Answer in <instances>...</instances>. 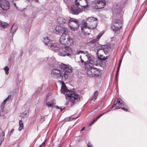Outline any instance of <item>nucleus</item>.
<instances>
[{
	"label": "nucleus",
	"mask_w": 147,
	"mask_h": 147,
	"mask_svg": "<svg viewBox=\"0 0 147 147\" xmlns=\"http://www.w3.org/2000/svg\"><path fill=\"white\" fill-rule=\"evenodd\" d=\"M80 53L86 54L85 56L87 57L89 61V63L87 65V67L89 68L87 71L88 75L91 76H98L99 74V71L94 68V65H96V63L94 61L90 59V55L86 52L85 53L82 51H78L77 54H78Z\"/></svg>",
	"instance_id": "1"
},
{
	"label": "nucleus",
	"mask_w": 147,
	"mask_h": 147,
	"mask_svg": "<svg viewBox=\"0 0 147 147\" xmlns=\"http://www.w3.org/2000/svg\"><path fill=\"white\" fill-rule=\"evenodd\" d=\"M97 24V19L93 17L88 18L85 24L81 26V30L85 34L87 28L94 29L96 28Z\"/></svg>",
	"instance_id": "2"
},
{
	"label": "nucleus",
	"mask_w": 147,
	"mask_h": 147,
	"mask_svg": "<svg viewBox=\"0 0 147 147\" xmlns=\"http://www.w3.org/2000/svg\"><path fill=\"white\" fill-rule=\"evenodd\" d=\"M65 94L66 99H69L71 104H73L80 100V97L78 94L73 90L67 92Z\"/></svg>",
	"instance_id": "3"
},
{
	"label": "nucleus",
	"mask_w": 147,
	"mask_h": 147,
	"mask_svg": "<svg viewBox=\"0 0 147 147\" xmlns=\"http://www.w3.org/2000/svg\"><path fill=\"white\" fill-rule=\"evenodd\" d=\"M60 43L64 45H71L74 43L73 38L66 34H63L59 39Z\"/></svg>",
	"instance_id": "4"
},
{
	"label": "nucleus",
	"mask_w": 147,
	"mask_h": 147,
	"mask_svg": "<svg viewBox=\"0 0 147 147\" xmlns=\"http://www.w3.org/2000/svg\"><path fill=\"white\" fill-rule=\"evenodd\" d=\"M72 52L71 48L68 46L62 47L60 48L58 54L60 56H64L66 55L69 56Z\"/></svg>",
	"instance_id": "5"
},
{
	"label": "nucleus",
	"mask_w": 147,
	"mask_h": 147,
	"mask_svg": "<svg viewBox=\"0 0 147 147\" xmlns=\"http://www.w3.org/2000/svg\"><path fill=\"white\" fill-rule=\"evenodd\" d=\"M67 23L72 30H76L79 26L77 20L74 18H70L69 19Z\"/></svg>",
	"instance_id": "6"
},
{
	"label": "nucleus",
	"mask_w": 147,
	"mask_h": 147,
	"mask_svg": "<svg viewBox=\"0 0 147 147\" xmlns=\"http://www.w3.org/2000/svg\"><path fill=\"white\" fill-rule=\"evenodd\" d=\"M106 4L105 0H96L92 2V6L96 9H101L104 7Z\"/></svg>",
	"instance_id": "7"
},
{
	"label": "nucleus",
	"mask_w": 147,
	"mask_h": 147,
	"mask_svg": "<svg viewBox=\"0 0 147 147\" xmlns=\"http://www.w3.org/2000/svg\"><path fill=\"white\" fill-rule=\"evenodd\" d=\"M123 22V21L122 19L118 20L116 19L114 20L111 26L112 29L115 32L118 31L120 28H121V27L116 26L115 24H122Z\"/></svg>",
	"instance_id": "8"
},
{
	"label": "nucleus",
	"mask_w": 147,
	"mask_h": 147,
	"mask_svg": "<svg viewBox=\"0 0 147 147\" xmlns=\"http://www.w3.org/2000/svg\"><path fill=\"white\" fill-rule=\"evenodd\" d=\"M82 11V8H80L75 4L71 5V11L72 14L77 15L81 13Z\"/></svg>",
	"instance_id": "9"
},
{
	"label": "nucleus",
	"mask_w": 147,
	"mask_h": 147,
	"mask_svg": "<svg viewBox=\"0 0 147 147\" xmlns=\"http://www.w3.org/2000/svg\"><path fill=\"white\" fill-rule=\"evenodd\" d=\"M75 3L82 9L88 7V3L86 0H75Z\"/></svg>",
	"instance_id": "10"
},
{
	"label": "nucleus",
	"mask_w": 147,
	"mask_h": 147,
	"mask_svg": "<svg viewBox=\"0 0 147 147\" xmlns=\"http://www.w3.org/2000/svg\"><path fill=\"white\" fill-rule=\"evenodd\" d=\"M61 70L59 67H54L51 71V75L53 78L57 79Z\"/></svg>",
	"instance_id": "11"
},
{
	"label": "nucleus",
	"mask_w": 147,
	"mask_h": 147,
	"mask_svg": "<svg viewBox=\"0 0 147 147\" xmlns=\"http://www.w3.org/2000/svg\"><path fill=\"white\" fill-rule=\"evenodd\" d=\"M55 30L56 34L59 35L65 34L67 32V30L66 28L62 27L60 26H57L55 28Z\"/></svg>",
	"instance_id": "12"
},
{
	"label": "nucleus",
	"mask_w": 147,
	"mask_h": 147,
	"mask_svg": "<svg viewBox=\"0 0 147 147\" xmlns=\"http://www.w3.org/2000/svg\"><path fill=\"white\" fill-rule=\"evenodd\" d=\"M0 7L3 10H6L9 8V2L7 0H0Z\"/></svg>",
	"instance_id": "13"
},
{
	"label": "nucleus",
	"mask_w": 147,
	"mask_h": 147,
	"mask_svg": "<svg viewBox=\"0 0 147 147\" xmlns=\"http://www.w3.org/2000/svg\"><path fill=\"white\" fill-rule=\"evenodd\" d=\"M60 66L61 69L65 71L66 73L71 72L72 71V67L69 65H65L62 63Z\"/></svg>",
	"instance_id": "14"
},
{
	"label": "nucleus",
	"mask_w": 147,
	"mask_h": 147,
	"mask_svg": "<svg viewBox=\"0 0 147 147\" xmlns=\"http://www.w3.org/2000/svg\"><path fill=\"white\" fill-rule=\"evenodd\" d=\"M69 19L62 16H59L57 19V22L61 25H63L67 23Z\"/></svg>",
	"instance_id": "15"
},
{
	"label": "nucleus",
	"mask_w": 147,
	"mask_h": 147,
	"mask_svg": "<svg viewBox=\"0 0 147 147\" xmlns=\"http://www.w3.org/2000/svg\"><path fill=\"white\" fill-rule=\"evenodd\" d=\"M68 74L65 71L61 70L57 79H60L62 81L65 80L68 78Z\"/></svg>",
	"instance_id": "16"
},
{
	"label": "nucleus",
	"mask_w": 147,
	"mask_h": 147,
	"mask_svg": "<svg viewBox=\"0 0 147 147\" xmlns=\"http://www.w3.org/2000/svg\"><path fill=\"white\" fill-rule=\"evenodd\" d=\"M59 45L57 43H50V45H49V47L51 48L55 51L59 50L60 47H58Z\"/></svg>",
	"instance_id": "17"
},
{
	"label": "nucleus",
	"mask_w": 147,
	"mask_h": 147,
	"mask_svg": "<svg viewBox=\"0 0 147 147\" xmlns=\"http://www.w3.org/2000/svg\"><path fill=\"white\" fill-rule=\"evenodd\" d=\"M71 90H68L65 86V85L64 84H62V86L61 87V93H63V94H64L65 95L67 93V92L69 91H71Z\"/></svg>",
	"instance_id": "18"
},
{
	"label": "nucleus",
	"mask_w": 147,
	"mask_h": 147,
	"mask_svg": "<svg viewBox=\"0 0 147 147\" xmlns=\"http://www.w3.org/2000/svg\"><path fill=\"white\" fill-rule=\"evenodd\" d=\"M55 104V101L54 99H52L49 101L47 102L46 103V105L48 107H53Z\"/></svg>",
	"instance_id": "19"
},
{
	"label": "nucleus",
	"mask_w": 147,
	"mask_h": 147,
	"mask_svg": "<svg viewBox=\"0 0 147 147\" xmlns=\"http://www.w3.org/2000/svg\"><path fill=\"white\" fill-rule=\"evenodd\" d=\"M9 24L7 23L0 20V27L5 29L7 28Z\"/></svg>",
	"instance_id": "20"
},
{
	"label": "nucleus",
	"mask_w": 147,
	"mask_h": 147,
	"mask_svg": "<svg viewBox=\"0 0 147 147\" xmlns=\"http://www.w3.org/2000/svg\"><path fill=\"white\" fill-rule=\"evenodd\" d=\"M117 100L118 101V105L119 106H121L122 107H126V106L125 105L124 102L122 100V99L120 98H117Z\"/></svg>",
	"instance_id": "21"
},
{
	"label": "nucleus",
	"mask_w": 147,
	"mask_h": 147,
	"mask_svg": "<svg viewBox=\"0 0 147 147\" xmlns=\"http://www.w3.org/2000/svg\"><path fill=\"white\" fill-rule=\"evenodd\" d=\"M11 95H9L4 100L3 103L2 104V105L1 107L2 112H3V111L4 108V106L6 103V102L7 100H8L9 98H10L11 97Z\"/></svg>",
	"instance_id": "22"
},
{
	"label": "nucleus",
	"mask_w": 147,
	"mask_h": 147,
	"mask_svg": "<svg viewBox=\"0 0 147 147\" xmlns=\"http://www.w3.org/2000/svg\"><path fill=\"white\" fill-rule=\"evenodd\" d=\"M43 42L45 43V45H48V46L49 45H50V43H51L48 37L44 38Z\"/></svg>",
	"instance_id": "23"
},
{
	"label": "nucleus",
	"mask_w": 147,
	"mask_h": 147,
	"mask_svg": "<svg viewBox=\"0 0 147 147\" xmlns=\"http://www.w3.org/2000/svg\"><path fill=\"white\" fill-rule=\"evenodd\" d=\"M102 34H100L97 37V38L95 39H94L92 40H91L90 41V42L92 43H94L96 42L97 41H98L99 39H100V37L102 36Z\"/></svg>",
	"instance_id": "24"
},
{
	"label": "nucleus",
	"mask_w": 147,
	"mask_h": 147,
	"mask_svg": "<svg viewBox=\"0 0 147 147\" xmlns=\"http://www.w3.org/2000/svg\"><path fill=\"white\" fill-rule=\"evenodd\" d=\"M28 113V111H25L24 113H21L20 115V116L22 118H24L27 117Z\"/></svg>",
	"instance_id": "25"
},
{
	"label": "nucleus",
	"mask_w": 147,
	"mask_h": 147,
	"mask_svg": "<svg viewBox=\"0 0 147 147\" xmlns=\"http://www.w3.org/2000/svg\"><path fill=\"white\" fill-rule=\"evenodd\" d=\"M98 94V91H96L94 93L93 97L91 99V100H93L94 101L97 98V96Z\"/></svg>",
	"instance_id": "26"
},
{
	"label": "nucleus",
	"mask_w": 147,
	"mask_h": 147,
	"mask_svg": "<svg viewBox=\"0 0 147 147\" xmlns=\"http://www.w3.org/2000/svg\"><path fill=\"white\" fill-rule=\"evenodd\" d=\"M19 127L18 128V130L20 131H21L23 128L24 125L22 121V120H20L19 121Z\"/></svg>",
	"instance_id": "27"
},
{
	"label": "nucleus",
	"mask_w": 147,
	"mask_h": 147,
	"mask_svg": "<svg viewBox=\"0 0 147 147\" xmlns=\"http://www.w3.org/2000/svg\"><path fill=\"white\" fill-rule=\"evenodd\" d=\"M5 132L2 131L0 135V138L1 139V142L3 141L4 138Z\"/></svg>",
	"instance_id": "28"
},
{
	"label": "nucleus",
	"mask_w": 147,
	"mask_h": 147,
	"mask_svg": "<svg viewBox=\"0 0 147 147\" xmlns=\"http://www.w3.org/2000/svg\"><path fill=\"white\" fill-rule=\"evenodd\" d=\"M4 69L5 72L6 74L7 75L9 74V68L7 66L5 67L4 68Z\"/></svg>",
	"instance_id": "29"
},
{
	"label": "nucleus",
	"mask_w": 147,
	"mask_h": 147,
	"mask_svg": "<svg viewBox=\"0 0 147 147\" xmlns=\"http://www.w3.org/2000/svg\"><path fill=\"white\" fill-rule=\"evenodd\" d=\"M14 27V24L13 25V26H12L11 28V30H10V32L12 33H13V32H15L16 30V27L15 28H16L15 29H14V30H13V27Z\"/></svg>",
	"instance_id": "30"
},
{
	"label": "nucleus",
	"mask_w": 147,
	"mask_h": 147,
	"mask_svg": "<svg viewBox=\"0 0 147 147\" xmlns=\"http://www.w3.org/2000/svg\"><path fill=\"white\" fill-rule=\"evenodd\" d=\"M122 58H121V59L119 61V63L118 64V68H117L118 70H119V69L120 68V67L121 66V63L122 62Z\"/></svg>",
	"instance_id": "31"
},
{
	"label": "nucleus",
	"mask_w": 147,
	"mask_h": 147,
	"mask_svg": "<svg viewBox=\"0 0 147 147\" xmlns=\"http://www.w3.org/2000/svg\"><path fill=\"white\" fill-rule=\"evenodd\" d=\"M108 56H106V57H101V60H103V61H105L107 59H108Z\"/></svg>",
	"instance_id": "32"
},
{
	"label": "nucleus",
	"mask_w": 147,
	"mask_h": 147,
	"mask_svg": "<svg viewBox=\"0 0 147 147\" xmlns=\"http://www.w3.org/2000/svg\"><path fill=\"white\" fill-rule=\"evenodd\" d=\"M117 103H118V101H117V99L116 100L115 99V101H114V103L112 107H111V108H112L113 107H114L115 105L117 104Z\"/></svg>",
	"instance_id": "33"
},
{
	"label": "nucleus",
	"mask_w": 147,
	"mask_h": 147,
	"mask_svg": "<svg viewBox=\"0 0 147 147\" xmlns=\"http://www.w3.org/2000/svg\"><path fill=\"white\" fill-rule=\"evenodd\" d=\"M107 47V46L106 45H102L101 49V50H104L105 49H106Z\"/></svg>",
	"instance_id": "34"
},
{
	"label": "nucleus",
	"mask_w": 147,
	"mask_h": 147,
	"mask_svg": "<svg viewBox=\"0 0 147 147\" xmlns=\"http://www.w3.org/2000/svg\"><path fill=\"white\" fill-rule=\"evenodd\" d=\"M126 107V108H125V107H121V108L123 109V110L124 111H128V110H127V107Z\"/></svg>",
	"instance_id": "35"
},
{
	"label": "nucleus",
	"mask_w": 147,
	"mask_h": 147,
	"mask_svg": "<svg viewBox=\"0 0 147 147\" xmlns=\"http://www.w3.org/2000/svg\"><path fill=\"white\" fill-rule=\"evenodd\" d=\"M120 9H117V10H115V13H117V14H119V12H120Z\"/></svg>",
	"instance_id": "36"
},
{
	"label": "nucleus",
	"mask_w": 147,
	"mask_h": 147,
	"mask_svg": "<svg viewBox=\"0 0 147 147\" xmlns=\"http://www.w3.org/2000/svg\"><path fill=\"white\" fill-rule=\"evenodd\" d=\"M56 108L57 109H60V111H62L63 109H64V108H63V107H59L57 106L56 107Z\"/></svg>",
	"instance_id": "37"
},
{
	"label": "nucleus",
	"mask_w": 147,
	"mask_h": 147,
	"mask_svg": "<svg viewBox=\"0 0 147 147\" xmlns=\"http://www.w3.org/2000/svg\"><path fill=\"white\" fill-rule=\"evenodd\" d=\"M87 146L88 147H93L92 145L90 142L88 143Z\"/></svg>",
	"instance_id": "38"
},
{
	"label": "nucleus",
	"mask_w": 147,
	"mask_h": 147,
	"mask_svg": "<svg viewBox=\"0 0 147 147\" xmlns=\"http://www.w3.org/2000/svg\"><path fill=\"white\" fill-rule=\"evenodd\" d=\"M119 70H118L117 69V72H116V75H115V78H116V79L117 80V76L118 75V71H119Z\"/></svg>",
	"instance_id": "39"
},
{
	"label": "nucleus",
	"mask_w": 147,
	"mask_h": 147,
	"mask_svg": "<svg viewBox=\"0 0 147 147\" xmlns=\"http://www.w3.org/2000/svg\"><path fill=\"white\" fill-rule=\"evenodd\" d=\"M100 118L99 117H98V116L97 117H96V119H93L94 121H96L98 119Z\"/></svg>",
	"instance_id": "40"
},
{
	"label": "nucleus",
	"mask_w": 147,
	"mask_h": 147,
	"mask_svg": "<svg viewBox=\"0 0 147 147\" xmlns=\"http://www.w3.org/2000/svg\"><path fill=\"white\" fill-rule=\"evenodd\" d=\"M14 131V130L13 129H11V131H10V135H11V134L13 133Z\"/></svg>",
	"instance_id": "41"
},
{
	"label": "nucleus",
	"mask_w": 147,
	"mask_h": 147,
	"mask_svg": "<svg viewBox=\"0 0 147 147\" xmlns=\"http://www.w3.org/2000/svg\"><path fill=\"white\" fill-rule=\"evenodd\" d=\"M80 59H81V61L82 63H83L84 62V61L82 59L81 56H80Z\"/></svg>",
	"instance_id": "42"
},
{
	"label": "nucleus",
	"mask_w": 147,
	"mask_h": 147,
	"mask_svg": "<svg viewBox=\"0 0 147 147\" xmlns=\"http://www.w3.org/2000/svg\"><path fill=\"white\" fill-rule=\"evenodd\" d=\"M94 121L93 120V121H92L91 122V123L89 124V125L90 126L92 125L94 123Z\"/></svg>",
	"instance_id": "43"
},
{
	"label": "nucleus",
	"mask_w": 147,
	"mask_h": 147,
	"mask_svg": "<svg viewBox=\"0 0 147 147\" xmlns=\"http://www.w3.org/2000/svg\"><path fill=\"white\" fill-rule=\"evenodd\" d=\"M102 113L100 114V115H98V117H100L101 116H102L103 115H104V114L105 113Z\"/></svg>",
	"instance_id": "44"
},
{
	"label": "nucleus",
	"mask_w": 147,
	"mask_h": 147,
	"mask_svg": "<svg viewBox=\"0 0 147 147\" xmlns=\"http://www.w3.org/2000/svg\"><path fill=\"white\" fill-rule=\"evenodd\" d=\"M78 116L77 117H76L75 118H72V119H71V120H73L74 119H75L76 118H78Z\"/></svg>",
	"instance_id": "45"
},
{
	"label": "nucleus",
	"mask_w": 147,
	"mask_h": 147,
	"mask_svg": "<svg viewBox=\"0 0 147 147\" xmlns=\"http://www.w3.org/2000/svg\"><path fill=\"white\" fill-rule=\"evenodd\" d=\"M120 108L118 106H116L115 107V109H119Z\"/></svg>",
	"instance_id": "46"
},
{
	"label": "nucleus",
	"mask_w": 147,
	"mask_h": 147,
	"mask_svg": "<svg viewBox=\"0 0 147 147\" xmlns=\"http://www.w3.org/2000/svg\"><path fill=\"white\" fill-rule=\"evenodd\" d=\"M85 128V127H84L82 128V129L81 130V131H83V130H84V129Z\"/></svg>",
	"instance_id": "47"
},
{
	"label": "nucleus",
	"mask_w": 147,
	"mask_h": 147,
	"mask_svg": "<svg viewBox=\"0 0 147 147\" xmlns=\"http://www.w3.org/2000/svg\"><path fill=\"white\" fill-rule=\"evenodd\" d=\"M45 142H44L42 144V145L43 144V145H44V144H45Z\"/></svg>",
	"instance_id": "48"
},
{
	"label": "nucleus",
	"mask_w": 147,
	"mask_h": 147,
	"mask_svg": "<svg viewBox=\"0 0 147 147\" xmlns=\"http://www.w3.org/2000/svg\"><path fill=\"white\" fill-rule=\"evenodd\" d=\"M41 90V88H39V91H40Z\"/></svg>",
	"instance_id": "49"
},
{
	"label": "nucleus",
	"mask_w": 147,
	"mask_h": 147,
	"mask_svg": "<svg viewBox=\"0 0 147 147\" xmlns=\"http://www.w3.org/2000/svg\"><path fill=\"white\" fill-rule=\"evenodd\" d=\"M1 112H2L1 111H0V116H1Z\"/></svg>",
	"instance_id": "50"
},
{
	"label": "nucleus",
	"mask_w": 147,
	"mask_h": 147,
	"mask_svg": "<svg viewBox=\"0 0 147 147\" xmlns=\"http://www.w3.org/2000/svg\"><path fill=\"white\" fill-rule=\"evenodd\" d=\"M14 5H15V6H16V3H14Z\"/></svg>",
	"instance_id": "51"
},
{
	"label": "nucleus",
	"mask_w": 147,
	"mask_h": 147,
	"mask_svg": "<svg viewBox=\"0 0 147 147\" xmlns=\"http://www.w3.org/2000/svg\"><path fill=\"white\" fill-rule=\"evenodd\" d=\"M67 0H63L64 1H66Z\"/></svg>",
	"instance_id": "52"
},
{
	"label": "nucleus",
	"mask_w": 147,
	"mask_h": 147,
	"mask_svg": "<svg viewBox=\"0 0 147 147\" xmlns=\"http://www.w3.org/2000/svg\"><path fill=\"white\" fill-rule=\"evenodd\" d=\"M96 109L95 108V109L94 110V111H95L96 110Z\"/></svg>",
	"instance_id": "53"
}]
</instances>
